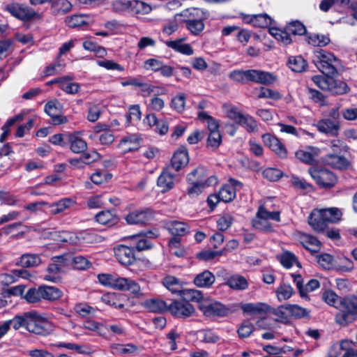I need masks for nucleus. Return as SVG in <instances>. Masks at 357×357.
Masks as SVG:
<instances>
[{
  "label": "nucleus",
  "mask_w": 357,
  "mask_h": 357,
  "mask_svg": "<svg viewBox=\"0 0 357 357\" xmlns=\"http://www.w3.org/2000/svg\"><path fill=\"white\" fill-rule=\"evenodd\" d=\"M92 262L82 255H74L71 253L70 266L75 270L86 271L92 267Z\"/></svg>",
  "instance_id": "58836bf2"
},
{
  "label": "nucleus",
  "mask_w": 357,
  "mask_h": 357,
  "mask_svg": "<svg viewBox=\"0 0 357 357\" xmlns=\"http://www.w3.org/2000/svg\"><path fill=\"white\" fill-rule=\"evenodd\" d=\"M41 263V258L38 254L26 253L22 255L17 264L23 268H30L38 266Z\"/></svg>",
  "instance_id": "e433bc0d"
},
{
  "label": "nucleus",
  "mask_w": 357,
  "mask_h": 357,
  "mask_svg": "<svg viewBox=\"0 0 357 357\" xmlns=\"http://www.w3.org/2000/svg\"><path fill=\"white\" fill-rule=\"evenodd\" d=\"M243 187L242 182L230 177L227 183L223 184L218 194L222 199V202L225 203L231 202L236 197V190L241 189Z\"/></svg>",
  "instance_id": "9b49d317"
},
{
  "label": "nucleus",
  "mask_w": 357,
  "mask_h": 357,
  "mask_svg": "<svg viewBox=\"0 0 357 357\" xmlns=\"http://www.w3.org/2000/svg\"><path fill=\"white\" fill-rule=\"evenodd\" d=\"M252 225L255 229L266 233H271L274 231L271 223L264 219H258L257 218L252 219Z\"/></svg>",
  "instance_id": "69168bd1"
},
{
  "label": "nucleus",
  "mask_w": 357,
  "mask_h": 357,
  "mask_svg": "<svg viewBox=\"0 0 357 357\" xmlns=\"http://www.w3.org/2000/svg\"><path fill=\"white\" fill-rule=\"evenodd\" d=\"M75 203L76 202L72 198H63L52 204L51 206V213L54 215L61 213L66 209L74 205Z\"/></svg>",
  "instance_id": "49530a36"
},
{
  "label": "nucleus",
  "mask_w": 357,
  "mask_h": 357,
  "mask_svg": "<svg viewBox=\"0 0 357 357\" xmlns=\"http://www.w3.org/2000/svg\"><path fill=\"white\" fill-rule=\"evenodd\" d=\"M222 142V135L220 132H208L206 146L213 151H216Z\"/></svg>",
  "instance_id": "de8ad7c7"
},
{
  "label": "nucleus",
  "mask_w": 357,
  "mask_h": 357,
  "mask_svg": "<svg viewBox=\"0 0 357 357\" xmlns=\"http://www.w3.org/2000/svg\"><path fill=\"white\" fill-rule=\"evenodd\" d=\"M180 297L182 301L190 303V302L197 303L198 305L202 303L205 300L204 299L203 293L197 289H183L181 292Z\"/></svg>",
  "instance_id": "7c9ffc66"
},
{
  "label": "nucleus",
  "mask_w": 357,
  "mask_h": 357,
  "mask_svg": "<svg viewBox=\"0 0 357 357\" xmlns=\"http://www.w3.org/2000/svg\"><path fill=\"white\" fill-rule=\"evenodd\" d=\"M144 306L149 312L154 313H163L169 312V305L163 300L151 298L145 301Z\"/></svg>",
  "instance_id": "c85d7f7f"
},
{
  "label": "nucleus",
  "mask_w": 357,
  "mask_h": 357,
  "mask_svg": "<svg viewBox=\"0 0 357 357\" xmlns=\"http://www.w3.org/2000/svg\"><path fill=\"white\" fill-rule=\"evenodd\" d=\"M322 61H337V57H336L333 53L327 52L322 49L314 51V59H313L314 63H319L322 62Z\"/></svg>",
  "instance_id": "680f3d73"
},
{
  "label": "nucleus",
  "mask_w": 357,
  "mask_h": 357,
  "mask_svg": "<svg viewBox=\"0 0 357 357\" xmlns=\"http://www.w3.org/2000/svg\"><path fill=\"white\" fill-rule=\"evenodd\" d=\"M317 128L321 133L332 137H337L340 129V123L331 119H324L317 122Z\"/></svg>",
  "instance_id": "412c9836"
},
{
  "label": "nucleus",
  "mask_w": 357,
  "mask_h": 357,
  "mask_svg": "<svg viewBox=\"0 0 357 357\" xmlns=\"http://www.w3.org/2000/svg\"><path fill=\"white\" fill-rule=\"evenodd\" d=\"M288 314L296 319L310 318V311L297 304H288Z\"/></svg>",
  "instance_id": "37998d69"
},
{
  "label": "nucleus",
  "mask_w": 357,
  "mask_h": 357,
  "mask_svg": "<svg viewBox=\"0 0 357 357\" xmlns=\"http://www.w3.org/2000/svg\"><path fill=\"white\" fill-rule=\"evenodd\" d=\"M167 229L172 236L182 237L189 233L190 227L184 222L173 220L167 223Z\"/></svg>",
  "instance_id": "473e14b6"
},
{
  "label": "nucleus",
  "mask_w": 357,
  "mask_h": 357,
  "mask_svg": "<svg viewBox=\"0 0 357 357\" xmlns=\"http://www.w3.org/2000/svg\"><path fill=\"white\" fill-rule=\"evenodd\" d=\"M319 149L317 147L308 146L307 150H298L295 153V156L301 162L314 166L317 162L316 157L318 155Z\"/></svg>",
  "instance_id": "5701e85b"
},
{
  "label": "nucleus",
  "mask_w": 357,
  "mask_h": 357,
  "mask_svg": "<svg viewBox=\"0 0 357 357\" xmlns=\"http://www.w3.org/2000/svg\"><path fill=\"white\" fill-rule=\"evenodd\" d=\"M198 308L205 317L209 318L226 317L234 312L231 307L225 304L210 299H206L202 303L199 305Z\"/></svg>",
  "instance_id": "39448f33"
},
{
  "label": "nucleus",
  "mask_w": 357,
  "mask_h": 357,
  "mask_svg": "<svg viewBox=\"0 0 357 357\" xmlns=\"http://www.w3.org/2000/svg\"><path fill=\"white\" fill-rule=\"evenodd\" d=\"M4 10L8 11L12 16L23 22H29L38 15V13L33 8L18 3L6 5Z\"/></svg>",
  "instance_id": "1a4fd4ad"
},
{
  "label": "nucleus",
  "mask_w": 357,
  "mask_h": 357,
  "mask_svg": "<svg viewBox=\"0 0 357 357\" xmlns=\"http://www.w3.org/2000/svg\"><path fill=\"white\" fill-rule=\"evenodd\" d=\"M8 321H10V326L15 331L24 328L29 333L41 336H47L54 331L52 323L36 310L15 315Z\"/></svg>",
  "instance_id": "f257e3e1"
},
{
  "label": "nucleus",
  "mask_w": 357,
  "mask_h": 357,
  "mask_svg": "<svg viewBox=\"0 0 357 357\" xmlns=\"http://www.w3.org/2000/svg\"><path fill=\"white\" fill-rule=\"evenodd\" d=\"M50 9L54 16L63 15L72 10L73 5L68 0H52Z\"/></svg>",
  "instance_id": "c756f323"
},
{
  "label": "nucleus",
  "mask_w": 357,
  "mask_h": 357,
  "mask_svg": "<svg viewBox=\"0 0 357 357\" xmlns=\"http://www.w3.org/2000/svg\"><path fill=\"white\" fill-rule=\"evenodd\" d=\"M116 260L124 266L134 265L137 261L135 248L132 245H117L114 248Z\"/></svg>",
  "instance_id": "6e6552de"
},
{
  "label": "nucleus",
  "mask_w": 357,
  "mask_h": 357,
  "mask_svg": "<svg viewBox=\"0 0 357 357\" xmlns=\"http://www.w3.org/2000/svg\"><path fill=\"white\" fill-rule=\"evenodd\" d=\"M283 175L282 170L275 167H267L262 172L263 177L271 182L278 181Z\"/></svg>",
  "instance_id": "5fc2aeb1"
},
{
  "label": "nucleus",
  "mask_w": 357,
  "mask_h": 357,
  "mask_svg": "<svg viewBox=\"0 0 357 357\" xmlns=\"http://www.w3.org/2000/svg\"><path fill=\"white\" fill-rule=\"evenodd\" d=\"M248 82L271 85L276 81V77L271 73L256 69L246 70Z\"/></svg>",
  "instance_id": "2eb2a0df"
},
{
  "label": "nucleus",
  "mask_w": 357,
  "mask_h": 357,
  "mask_svg": "<svg viewBox=\"0 0 357 357\" xmlns=\"http://www.w3.org/2000/svg\"><path fill=\"white\" fill-rule=\"evenodd\" d=\"M185 40V38H178L175 40H169L165 43L166 45L168 47L172 48V50L178 52L181 54L190 56L193 54L194 50L190 44H183L182 42Z\"/></svg>",
  "instance_id": "72a5a7b5"
},
{
  "label": "nucleus",
  "mask_w": 357,
  "mask_h": 357,
  "mask_svg": "<svg viewBox=\"0 0 357 357\" xmlns=\"http://www.w3.org/2000/svg\"><path fill=\"white\" fill-rule=\"evenodd\" d=\"M119 220L116 211L114 208L101 211L95 215V220L97 222L107 227L117 225Z\"/></svg>",
  "instance_id": "6ab92c4d"
},
{
  "label": "nucleus",
  "mask_w": 357,
  "mask_h": 357,
  "mask_svg": "<svg viewBox=\"0 0 357 357\" xmlns=\"http://www.w3.org/2000/svg\"><path fill=\"white\" fill-rule=\"evenodd\" d=\"M342 213L338 208L314 209L310 213L308 224L318 233L324 232L329 223H337L342 218Z\"/></svg>",
  "instance_id": "7ed1b4c3"
},
{
  "label": "nucleus",
  "mask_w": 357,
  "mask_h": 357,
  "mask_svg": "<svg viewBox=\"0 0 357 357\" xmlns=\"http://www.w3.org/2000/svg\"><path fill=\"white\" fill-rule=\"evenodd\" d=\"M178 16L180 22L184 24L198 19H208L209 13L207 10L199 8H188L178 13Z\"/></svg>",
  "instance_id": "a211bd4d"
},
{
  "label": "nucleus",
  "mask_w": 357,
  "mask_h": 357,
  "mask_svg": "<svg viewBox=\"0 0 357 357\" xmlns=\"http://www.w3.org/2000/svg\"><path fill=\"white\" fill-rule=\"evenodd\" d=\"M308 173L321 189L329 190L335 186L338 178L331 170L317 165L311 166Z\"/></svg>",
  "instance_id": "20e7f679"
},
{
  "label": "nucleus",
  "mask_w": 357,
  "mask_h": 357,
  "mask_svg": "<svg viewBox=\"0 0 357 357\" xmlns=\"http://www.w3.org/2000/svg\"><path fill=\"white\" fill-rule=\"evenodd\" d=\"M162 284L173 294L180 296L186 284L185 282L172 275H167L162 280Z\"/></svg>",
  "instance_id": "4be33fe9"
},
{
  "label": "nucleus",
  "mask_w": 357,
  "mask_h": 357,
  "mask_svg": "<svg viewBox=\"0 0 357 357\" xmlns=\"http://www.w3.org/2000/svg\"><path fill=\"white\" fill-rule=\"evenodd\" d=\"M329 88L328 91L333 95H343L350 91V88L345 82L336 79L334 77H332Z\"/></svg>",
  "instance_id": "79ce46f5"
},
{
  "label": "nucleus",
  "mask_w": 357,
  "mask_h": 357,
  "mask_svg": "<svg viewBox=\"0 0 357 357\" xmlns=\"http://www.w3.org/2000/svg\"><path fill=\"white\" fill-rule=\"evenodd\" d=\"M66 138L68 139V146L73 153L79 154L87 150V142L82 138L81 132L67 133Z\"/></svg>",
  "instance_id": "f3484780"
},
{
  "label": "nucleus",
  "mask_w": 357,
  "mask_h": 357,
  "mask_svg": "<svg viewBox=\"0 0 357 357\" xmlns=\"http://www.w3.org/2000/svg\"><path fill=\"white\" fill-rule=\"evenodd\" d=\"M314 75L312 77V80L313 82L319 87L320 89L323 91H329V86L331 85V82L332 77L333 75Z\"/></svg>",
  "instance_id": "4d7b16f0"
},
{
  "label": "nucleus",
  "mask_w": 357,
  "mask_h": 357,
  "mask_svg": "<svg viewBox=\"0 0 357 357\" xmlns=\"http://www.w3.org/2000/svg\"><path fill=\"white\" fill-rule=\"evenodd\" d=\"M273 19L266 13L255 15L254 26L268 28L272 24Z\"/></svg>",
  "instance_id": "338daca9"
},
{
  "label": "nucleus",
  "mask_w": 357,
  "mask_h": 357,
  "mask_svg": "<svg viewBox=\"0 0 357 357\" xmlns=\"http://www.w3.org/2000/svg\"><path fill=\"white\" fill-rule=\"evenodd\" d=\"M41 289L40 285L38 287H31L27 289L25 291V294L24 295V299L28 303H38L41 302Z\"/></svg>",
  "instance_id": "8fccbe9b"
},
{
  "label": "nucleus",
  "mask_w": 357,
  "mask_h": 357,
  "mask_svg": "<svg viewBox=\"0 0 357 357\" xmlns=\"http://www.w3.org/2000/svg\"><path fill=\"white\" fill-rule=\"evenodd\" d=\"M112 178V174L106 171L98 169L93 173L90 179L96 185H101L108 182Z\"/></svg>",
  "instance_id": "603ef678"
},
{
  "label": "nucleus",
  "mask_w": 357,
  "mask_h": 357,
  "mask_svg": "<svg viewBox=\"0 0 357 357\" xmlns=\"http://www.w3.org/2000/svg\"><path fill=\"white\" fill-rule=\"evenodd\" d=\"M285 28L289 32V35H298V36H303L304 35L305 36V34L307 32V29L305 26L301 22L298 20H294L289 23H288Z\"/></svg>",
  "instance_id": "3c124183"
},
{
  "label": "nucleus",
  "mask_w": 357,
  "mask_h": 357,
  "mask_svg": "<svg viewBox=\"0 0 357 357\" xmlns=\"http://www.w3.org/2000/svg\"><path fill=\"white\" fill-rule=\"evenodd\" d=\"M268 32L276 40L282 42L285 45H289L292 42L291 38L285 27L284 29L277 27H269Z\"/></svg>",
  "instance_id": "a18cd8bd"
},
{
  "label": "nucleus",
  "mask_w": 357,
  "mask_h": 357,
  "mask_svg": "<svg viewBox=\"0 0 357 357\" xmlns=\"http://www.w3.org/2000/svg\"><path fill=\"white\" fill-rule=\"evenodd\" d=\"M305 41L314 47H325L331 43L328 34L323 35L314 33L305 34Z\"/></svg>",
  "instance_id": "f704fd0d"
},
{
  "label": "nucleus",
  "mask_w": 357,
  "mask_h": 357,
  "mask_svg": "<svg viewBox=\"0 0 357 357\" xmlns=\"http://www.w3.org/2000/svg\"><path fill=\"white\" fill-rule=\"evenodd\" d=\"M215 281V277L214 274L208 270H204L198 273L193 279L194 284L201 288H210Z\"/></svg>",
  "instance_id": "393cba45"
},
{
  "label": "nucleus",
  "mask_w": 357,
  "mask_h": 357,
  "mask_svg": "<svg viewBox=\"0 0 357 357\" xmlns=\"http://www.w3.org/2000/svg\"><path fill=\"white\" fill-rule=\"evenodd\" d=\"M330 146L333 151L332 153L342 154L349 153L350 147L342 139H334L331 141Z\"/></svg>",
  "instance_id": "e2e57ef3"
},
{
  "label": "nucleus",
  "mask_w": 357,
  "mask_h": 357,
  "mask_svg": "<svg viewBox=\"0 0 357 357\" xmlns=\"http://www.w3.org/2000/svg\"><path fill=\"white\" fill-rule=\"evenodd\" d=\"M206 19H198L184 23L186 29L194 36H198L205 28L204 21Z\"/></svg>",
  "instance_id": "6e6d98bb"
},
{
  "label": "nucleus",
  "mask_w": 357,
  "mask_h": 357,
  "mask_svg": "<svg viewBox=\"0 0 357 357\" xmlns=\"http://www.w3.org/2000/svg\"><path fill=\"white\" fill-rule=\"evenodd\" d=\"M106 303L116 308L123 309L129 302V298L123 293H112L104 296Z\"/></svg>",
  "instance_id": "a878e982"
},
{
  "label": "nucleus",
  "mask_w": 357,
  "mask_h": 357,
  "mask_svg": "<svg viewBox=\"0 0 357 357\" xmlns=\"http://www.w3.org/2000/svg\"><path fill=\"white\" fill-rule=\"evenodd\" d=\"M344 304L347 309L344 316L347 318L348 324L351 323L357 319V291L356 295L346 296Z\"/></svg>",
  "instance_id": "cd10ccee"
},
{
  "label": "nucleus",
  "mask_w": 357,
  "mask_h": 357,
  "mask_svg": "<svg viewBox=\"0 0 357 357\" xmlns=\"http://www.w3.org/2000/svg\"><path fill=\"white\" fill-rule=\"evenodd\" d=\"M198 119L201 121H206L207 123V128L209 132H220L219 121L215 119L212 116L208 114L205 112H200L198 113Z\"/></svg>",
  "instance_id": "09e8293b"
},
{
  "label": "nucleus",
  "mask_w": 357,
  "mask_h": 357,
  "mask_svg": "<svg viewBox=\"0 0 357 357\" xmlns=\"http://www.w3.org/2000/svg\"><path fill=\"white\" fill-rule=\"evenodd\" d=\"M224 255V250H204L196 254V259L208 261Z\"/></svg>",
  "instance_id": "0e129e2a"
},
{
  "label": "nucleus",
  "mask_w": 357,
  "mask_h": 357,
  "mask_svg": "<svg viewBox=\"0 0 357 357\" xmlns=\"http://www.w3.org/2000/svg\"><path fill=\"white\" fill-rule=\"evenodd\" d=\"M110 351L114 355L130 354L137 351V347L133 344L113 343L109 346Z\"/></svg>",
  "instance_id": "ea45409f"
},
{
  "label": "nucleus",
  "mask_w": 357,
  "mask_h": 357,
  "mask_svg": "<svg viewBox=\"0 0 357 357\" xmlns=\"http://www.w3.org/2000/svg\"><path fill=\"white\" fill-rule=\"evenodd\" d=\"M169 312L175 318L185 319L195 314V308L191 303L174 300L169 305Z\"/></svg>",
  "instance_id": "9d476101"
},
{
  "label": "nucleus",
  "mask_w": 357,
  "mask_h": 357,
  "mask_svg": "<svg viewBox=\"0 0 357 357\" xmlns=\"http://www.w3.org/2000/svg\"><path fill=\"white\" fill-rule=\"evenodd\" d=\"M314 65L324 75L337 76L338 75L337 68L341 66V61L337 58V61H322V62L316 63Z\"/></svg>",
  "instance_id": "2f4dec72"
},
{
  "label": "nucleus",
  "mask_w": 357,
  "mask_h": 357,
  "mask_svg": "<svg viewBox=\"0 0 357 357\" xmlns=\"http://www.w3.org/2000/svg\"><path fill=\"white\" fill-rule=\"evenodd\" d=\"M207 169L204 166H198L186 176L187 188L185 195L190 199H197L206 188L215 186L218 183L216 176H207Z\"/></svg>",
  "instance_id": "f03ea898"
},
{
  "label": "nucleus",
  "mask_w": 357,
  "mask_h": 357,
  "mask_svg": "<svg viewBox=\"0 0 357 357\" xmlns=\"http://www.w3.org/2000/svg\"><path fill=\"white\" fill-rule=\"evenodd\" d=\"M318 264L324 269L334 268L335 260L333 255L328 253H321L317 256Z\"/></svg>",
  "instance_id": "13d9d810"
},
{
  "label": "nucleus",
  "mask_w": 357,
  "mask_h": 357,
  "mask_svg": "<svg viewBox=\"0 0 357 357\" xmlns=\"http://www.w3.org/2000/svg\"><path fill=\"white\" fill-rule=\"evenodd\" d=\"M189 160L188 150L185 145H181L174 153L167 168L171 167L176 172H179L187 167Z\"/></svg>",
  "instance_id": "4468645a"
},
{
  "label": "nucleus",
  "mask_w": 357,
  "mask_h": 357,
  "mask_svg": "<svg viewBox=\"0 0 357 357\" xmlns=\"http://www.w3.org/2000/svg\"><path fill=\"white\" fill-rule=\"evenodd\" d=\"M26 289V286L24 284L11 287L6 290H3L1 293V295L4 298H9L12 296H20L21 298H24Z\"/></svg>",
  "instance_id": "052dcab7"
},
{
  "label": "nucleus",
  "mask_w": 357,
  "mask_h": 357,
  "mask_svg": "<svg viewBox=\"0 0 357 357\" xmlns=\"http://www.w3.org/2000/svg\"><path fill=\"white\" fill-rule=\"evenodd\" d=\"M155 211L151 207H141L130 211L124 216L127 225L144 227L155 218Z\"/></svg>",
  "instance_id": "423d86ee"
},
{
  "label": "nucleus",
  "mask_w": 357,
  "mask_h": 357,
  "mask_svg": "<svg viewBox=\"0 0 357 357\" xmlns=\"http://www.w3.org/2000/svg\"><path fill=\"white\" fill-rule=\"evenodd\" d=\"M187 96L184 93H181L172 98L170 107L178 113H181L185 109Z\"/></svg>",
  "instance_id": "864d4df0"
},
{
  "label": "nucleus",
  "mask_w": 357,
  "mask_h": 357,
  "mask_svg": "<svg viewBox=\"0 0 357 357\" xmlns=\"http://www.w3.org/2000/svg\"><path fill=\"white\" fill-rule=\"evenodd\" d=\"M41 301L54 302L59 300L62 296V291L58 287L47 284H41Z\"/></svg>",
  "instance_id": "bb28decb"
},
{
  "label": "nucleus",
  "mask_w": 357,
  "mask_h": 357,
  "mask_svg": "<svg viewBox=\"0 0 357 357\" xmlns=\"http://www.w3.org/2000/svg\"><path fill=\"white\" fill-rule=\"evenodd\" d=\"M264 144L273 151L281 159L287 158L288 152L285 146L275 136L270 134H264L261 137Z\"/></svg>",
  "instance_id": "dca6fc26"
},
{
  "label": "nucleus",
  "mask_w": 357,
  "mask_h": 357,
  "mask_svg": "<svg viewBox=\"0 0 357 357\" xmlns=\"http://www.w3.org/2000/svg\"><path fill=\"white\" fill-rule=\"evenodd\" d=\"M44 111L50 116V123L54 126H59L68 122L67 117L61 114V105L56 99L49 100L45 105Z\"/></svg>",
  "instance_id": "f8f14e48"
},
{
  "label": "nucleus",
  "mask_w": 357,
  "mask_h": 357,
  "mask_svg": "<svg viewBox=\"0 0 357 357\" xmlns=\"http://www.w3.org/2000/svg\"><path fill=\"white\" fill-rule=\"evenodd\" d=\"M139 140L140 139L135 135H129L121 139L119 146H123L128 144V146L123 149V153L134 152L137 151L140 147Z\"/></svg>",
  "instance_id": "4c0bfd02"
},
{
  "label": "nucleus",
  "mask_w": 357,
  "mask_h": 357,
  "mask_svg": "<svg viewBox=\"0 0 357 357\" xmlns=\"http://www.w3.org/2000/svg\"><path fill=\"white\" fill-rule=\"evenodd\" d=\"M322 298L329 305L340 310V313L337 315V321L342 325H347V318L344 316L347 313L346 305L344 304L346 296L340 297L329 289L323 293Z\"/></svg>",
  "instance_id": "0eeeda50"
},
{
  "label": "nucleus",
  "mask_w": 357,
  "mask_h": 357,
  "mask_svg": "<svg viewBox=\"0 0 357 357\" xmlns=\"http://www.w3.org/2000/svg\"><path fill=\"white\" fill-rule=\"evenodd\" d=\"M354 268V262L348 257L339 259V261H335L334 269L341 272H351Z\"/></svg>",
  "instance_id": "bf43d9fd"
},
{
  "label": "nucleus",
  "mask_w": 357,
  "mask_h": 357,
  "mask_svg": "<svg viewBox=\"0 0 357 357\" xmlns=\"http://www.w3.org/2000/svg\"><path fill=\"white\" fill-rule=\"evenodd\" d=\"M224 284L235 291H243L249 287V282L246 278L239 274L229 276Z\"/></svg>",
  "instance_id": "b1692460"
},
{
  "label": "nucleus",
  "mask_w": 357,
  "mask_h": 357,
  "mask_svg": "<svg viewBox=\"0 0 357 357\" xmlns=\"http://www.w3.org/2000/svg\"><path fill=\"white\" fill-rule=\"evenodd\" d=\"M294 293V289L289 284H282L276 290L277 296L280 301L289 299Z\"/></svg>",
  "instance_id": "774afa93"
},
{
  "label": "nucleus",
  "mask_w": 357,
  "mask_h": 357,
  "mask_svg": "<svg viewBox=\"0 0 357 357\" xmlns=\"http://www.w3.org/2000/svg\"><path fill=\"white\" fill-rule=\"evenodd\" d=\"M135 241V245H132L135 251L142 252L149 250L153 248V243L150 239H147L146 236H143V233L139 232L130 237Z\"/></svg>",
  "instance_id": "c9c22d12"
},
{
  "label": "nucleus",
  "mask_w": 357,
  "mask_h": 357,
  "mask_svg": "<svg viewBox=\"0 0 357 357\" xmlns=\"http://www.w3.org/2000/svg\"><path fill=\"white\" fill-rule=\"evenodd\" d=\"M325 165L340 171L352 169V162L344 155L337 153H328L323 158Z\"/></svg>",
  "instance_id": "ddd939ff"
},
{
  "label": "nucleus",
  "mask_w": 357,
  "mask_h": 357,
  "mask_svg": "<svg viewBox=\"0 0 357 357\" xmlns=\"http://www.w3.org/2000/svg\"><path fill=\"white\" fill-rule=\"evenodd\" d=\"M163 169L157 179V186L160 188L161 193H166L175 187V175L167 169Z\"/></svg>",
  "instance_id": "aec40b11"
},
{
  "label": "nucleus",
  "mask_w": 357,
  "mask_h": 357,
  "mask_svg": "<svg viewBox=\"0 0 357 357\" xmlns=\"http://www.w3.org/2000/svg\"><path fill=\"white\" fill-rule=\"evenodd\" d=\"M130 13L132 15H146L152 10L151 6L139 0H130Z\"/></svg>",
  "instance_id": "a19ab883"
},
{
  "label": "nucleus",
  "mask_w": 357,
  "mask_h": 357,
  "mask_svg": "<svg viewBox=\"0 0 357 357\" xmlns=\"http://www.w3.org/2000/svg\"><path fill=\"white\" fill-rule=\"evenodd\" d=\"M288 66L292 71L296 73H302L306 70L307 68V62L301 55L291 56L288 60Z\"/></svg>",
  "instance_id": "c03bdc74"
}]
</instances>
